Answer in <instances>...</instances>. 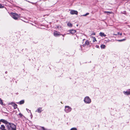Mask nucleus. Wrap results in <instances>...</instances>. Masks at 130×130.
Segmentation results:
<instances>
[{
	"label": "nucleus",
	"mask_w": 130,
	"mask_h": 130,
	"mask_svg": "<svg viewBox=\"0 0 130 130\" xmlns=\"http://www.w3.org/2000/svg\"><path fill=\"white\" fill-rule=\"evenodd\" d=\"M8 130H16V126L14 124L9 122L8 124L6 125Z\"/></svg>",
	"instance_id": "f257e3e1"
},
{
	"label": "nucleus",
	"mask_w": 130,
	"mask_h": 130,
	"mask_svg": "<svg viewBox=\"0 0 130 130\" xmlns=\"http://www.w3.org/2000/svg\"><path fill=\"white\" fill-rule=\"evenodd\" d=\"M12 17L15 20H17L18 18H20V16L18 14L12 12L11 13Z\"/></svg>",
	"instance_id": "f03ea898"
},
{
	"label": "nucleus",
	"mask_w": 130,
	"mask_h": 130,
	"mask_svg": "<svg viewBox=\"0 0 130 130\" xmlns=\"http://www.w3.org/2000/svg\"><path fill=\"white\" fill-rule=\"evenodd\" d=\"M84 101L85 103L88 104L90 103L91 102L90 99L88 96L85 98Z\"/></svg>",
	"instance_id": "7ed1b4c3"
},
{
	"label": "nucleus",
	"mask_w": 130,
	"mask_h": 130,
	"mask_svg": "<svg viewBox=\"0 0 130 130\" xmlns=\"http://www.w3.org/2000/svg\"><path fill=\"white\" fill-rule=\"evenodd\" d=\"M72 108L69 106H65V111L67 112H69L71 111Z\"/></svg>",
	"instance_id": "20e7f679"
},
{
	"label": "nucleus",
	"mask_w": 130,
	"mask_h": 130,
	"mask_svg": "<svg viewBox=\"0 0 130 130\" xmlns=\"http://www.w3.org/2000/svg\"><path fill=\"white\" fill-rule=\"evenodd\" d=\"M70 14L72 15H77L78 14V12L77 11L71 10H70Z\"/></svg>",
	"instance_id": "39448f33"
},
{
	"label": "nucleus",
	"mask_w": 130,
	"mask_h": 130,
	"mask_svg": "<svg viewBox=\"0 0 130 130\" xmlns=\"http://www.w3.org/2000/svg\"><path fill=\"white\" fill-rule=\"evenodd\" d=\"M9 105H11L13 107L14 109H15L17 108V105L15 103L13 102H11V103L8 104Z\"/></svg>",
	"instance_id": "423d86ee"
},
{
	"label": "nucleus",
	"mask_w": 130,
	"mask_h": 130,
	"mask_svg": "<svg viewBox=\"0 0 130 130\" xmlns=\"http://www.w3.org/2000/svg\"><path fill=\"white\" fill-rule=\"evenodd\" d=\"M61 35L62 34H60L59 32L57 31H55L54 32V35L55 37L59 36Z\"/></svg>",
	"instance_id": "0eeeda50"
},
{
	"label": "nucleus",
	"mask_w": 130,
	"mask_h": 130,
	"mask_svg": "<svg viewBox=\"0 0 130 130\" xmlns=\"http://www.w3.org/2000/svg\"><path fill=\"white\" fill-rule=\"evenodd\" d=\"M89 40H87L86 41L85 43L83 45V46L84 47L86 46H88L89 45Z\"/></svg>",
	"instance_id": "6e6552de"
},
{
	"label": "nucleus",
	"mask_w": 130,
	"mask_h": 130,
	"mask_svg": "<svg viewBox=\"0 0 130 130\" xmlns=\"http://www.w3.org/2000/svg\"><path fill=\"white\" fill-rule=\"evenodd\" d=\"M0 121H1V122L4 123V124H5L6 125H7L9 123L6 120L3 119H1Z\"/></svg>",
	"instance_id": "1a4fd4ad"
},
{
	"label": "nucleus",
	"mask_w": 130,
	"mask_h": 130,
	"mask_svg": "<svg viewBox=\"0 0 130 130\" xmlns=\"http://www.w3.org/2000/svg\"><path fill=\"white\" fill-rule=\"evenodd\" d=\"M69 31L72 34H74L76 32V30L74 29L70 30Z\"/></svg>",
	"instance_id": "9d476101"
},
{
	"label": "nucleus",
	"mask_w": 130,
	"mask_h": 130,
	"mask_svg": "<svg viewBox=\"0 0 130 130\" xmlns=\"http://www.w3.org/2000/svg\"><path fill=\"white\" fill-rule=\"evenodd\" d=\"M123 93L125 95H130V89H129L128 91H124Z\"/></svg>",
	"instance_id": "9b49d317"
},
{
	"label": "nucleus",
	"mask_w": 130,
	"mask_h": 130,
	"mask_svg": "<svg viewBox=\"0 0 130 130\" xmlns=\"http://www.w3.org/2000/svg\"><path fill=\"white\" fill-rule=\"evenodd\" d=\"M43 111L42 109V108L39 107L37 109V111H36V112L37 111L38 113H41Z\"/></svg>",
	"instance_id": "f8f14e48"
},
{
	"label": "nucleus",
	"mask_w": 130,
	"mask_h": 130,
	"mask_svg": "<svg viewBox=\"0 0 130 130\" xmlns=\"http://www.w3.org/2000/svg\"><path fill=\"white\" fill-rule=\"evenodd\" d=\"M0 129L1 130H6V129H5V126L3 125H1V127H0Z\"/></svg>",
	"instance_id": "ddd939ff"
},
{
	"label": "nucleus",
	"mask_w": 130,
	"mask_h": 130,
	"mask_svg": "<svg viewBox=\"0 0 130 130\" xmlns=\"http://www.w3.org/2000/svg\"><path fill=\"white\" fill-rule=\"evenodd\" d=\"M99 35L100 36L102 37L103 36L105 37L106 36V35L104 33L102 32H100L99 33Z\"/></svg>",
	"instance_id": "4468645a"
},
{
	"label": "nucleus",
	"mask_w": 130,
	"mask_h": 130,
	"mask_svg": "<svg viewBox=\"0 0 130 130\" xmlns=\"http://www.w3.org/2000/svg\"><path fill=\"white\" fill-rule=\"evenodd\" d=\"M24 103V100H23L20 101L19 102H18V103L20 105H21L23 104Z\"/></svg>",
	"instance_id": "2eb2a0df"
},
{
	"label": "nucleus",
	"mask_w": 130,
	"mask_h": 130,
	"mask_svg": "<svg viewBox=\"0 0 130 130\" xmlns=\"http://www.w3.org/2000/svg\"><path fill=\"white\" fill-rule=\"evenodd\" d=\"M67 24V25L69 27H72L73 26L72 24L69 22Z\"/></svg>",
	"instance_id": "dca6fc26"
},
{
	"label": "nucleus",
	"mask_w": 130,
	"mask_h": 130,
	"mask_svg": "<svg viewBox=\"0 0 130 130\" xmlns=\"http://www.w3.org/2000/svg\"><path fill=\"white\" fill-rule=\"evenodd\" d=\"M92 38H93V42H94L95 41H97L95 38L94 37H92Z\"/></svg>",
	"instance_id": "f3484780"
},
{
	"label": "nucleus",
	"mask_w": 130,
	"mask_h": 130,
	"mask_svg": "<svg viewBox=\"0 0 130 130\" xmlns=\"http://www.w3.org/2000/svg\"><path fill=\"white\" fill-rule=\"evenodd\" d=\"M106 47V46L104 44H102L101 45V48L102 49H104Z\"/></svg>",
	"instance_id": "a211bd4d"
},
{
	"label": "nucleus",
	"mask_w": 130,
	"mask_h": 130,
	"mask_svg": "<svg viewBox=\"0 0 130 130\" xmlns=\"http://www.w3.org/2000/svg\"><path fill=\"white\" fill-rule=\"evenodd\" d=\"M104 13H108L109 14H112L113 13V12L112 11H105L104 12Z\"/></svg>",
	"instance_id": "6ab92c4d"
},
{
	"label": "nucleus",
	"mask_w": 130,
	"mask_h": 130,
	"mask_svg": "<svg viewBox=\"0 0 130 130\" xmlns=\"http://www.w3.org/2000/svg\"><path fill=\"white\" fill-rule=\"evenodd\" d=\"M126 40V39H124L122 40H118L117 41L119 42H121L123 41H124Z\"/></svg>",
	"instance_id": "aec40b11"
},
{
	"label": "nucleus",
	"mask_w": 130,
	"mask_h": 130,
	"mask_svg": "<svg viewBox=\"0 0 130 130\" xmlns=\"http://www.w3.org/2000/svg\"><path fill=\"white\" fill-rule=\"evenodd\" d=\"M0 104L2 105H3V100H2L0 98Z\"/></svg>",
	"instance_id": "412c9836"
},
{
	"label": "nucleus",
	"mask_w": 130,
	"mask_h": 130,
	"mask_svg": "<svg viewBox=\"0 0 130 130\" xmlns=\"http://www.w3.org/2000/svg\"><path fill=\"white\" fill-rule=\"evenodd\" d=\"M4 6L2 4H0V8H4Z\"/></svg>",
	"instance_id": "4be33fe9"
},
{
	"label": "nucleus",
	"mask_w": 130,
	"mask_h": 130,
	"mask_svg": "<svg viewBox=\"0 0 130 130\" xmlns=\"http://www.w3.org/2000/svg\"><path fill=\"white\" fill-rule=\"evenodd\" d=\"M19 115L20 116V117H21V118L23 116V115L21 113H20L19 114Z\"/></svg>",
	"instance_id": "5701e85b"
},
{
	"label": "nucleus",
	"mask_w": 130,
	"mask_h": 130,
	"mask_svg": "<svg viewBox=\"0 0 130 130\" xmlns=\"http://www.w3.org/2000/svg\"><path fill=\"white\" fill-rule=\"evenodd\" d=\"M70 130H77V129L75 127H73L71 128Z\"/></svg>",
	"instance_id": "b1692460"
},
{
	"label": "nucleus",
	"mask_w": 130,
	"mask_h": 130,
	"mask_svg": "<svg viewBox=\"0 0 130 130\" xmlns=\"http://www.w3.org/2000/svg\"><path fill=\"white\" fill-rule=\"evenodd\" d=\"M89 13H87L86 14H84V15H83L82 16H86V15H89Z\"/></svg>",
	"instance_id": "393cba45"
},
{
	"label": "nucleus",
	"mask_w": 130,
	"mask_h": 130,
	"mask_svg": "<svg viewBox=\"0 0 130 130\" xmlns=\"http://www.w3.org/2000/svg\"><path fill=\"white\" fill-rule=\"evenodd\" d=\"M120 33H119V32H117V33L116 34H113V35H120Z\"/></svg>",
	"instance_id": "a878e982"
},
{
	"label": "nucleus",
	"mask_w": 130,
	"mask_h": 130,
	"mask_svg": "<svg viewBox=\"0 0 130 130\" xmlns=\"http://www.w3.org/2000/svg\"><path fill=\"white\" fill-rule=\"evenodd\" d=\"M122 13L124 14H126V11H123V12Z\"/></svg>",
	"instance_id": "bb28decb"
},
{
	"label": "nucleus",
	"mask_w": 130,
	"mask_h": 130,
	"mask_svg": "<svg viewBox=\"0 0 130 130\" xmlns=\"http://www.w3.org/2000/svg\"><path fill=\"white\" fill-rule=\"evenodd\" d=\"M42 129L43 130H45V128L43 127H41Z\"/></svg>",
	"instance_id": "cd10ccee"
},
{
	"label": "nucleus",
	"mask_w": 130,
	"mask_h": 130,
	"mask_svg": "<svg viewBox=\"0 0 130 130\" xmlns=\"http://www.w3.org/2000/svg\"><path fill=\"white\" fill-rule=\"evenodd\" d=\"M91 35H95V32H94V33H93Z\"/></svg>",
	"instance_id": "c85d7f7f"
},
{
	"label": "nucleus",
	"mask_w": 130,
	"mask_h": 130,
	"mask_svg": "<svg viewBox=\"0 0 130 130\" xmlns=\"http://www.w3.org/2000/svg\"><path fill=\"white\" fill-rule=\"evenodd\" d=\"M28 2H29V3H31V4H34V3H33L30 2H29V1H28Z\"/></svg>",
	"instance_id": "c756f323"
},
{
	"label": "nucleus",
	"mask_w": 130,
	"mask_h": 130,
	"mask_svg": "<svg viewBox=\"0 0 130 130\" xmlns=\"http://www.w3.org/2000/svg\"><path fill=\"white\" fill-rule=\"evenodd\" d=\"M66 35V34H64V35H61L63 37H64V36Z\"/></svg>",
	"instance_id": "7c9ffc66"
},
{
	"label": "nucleus",
	"mask_w": 130,
	"mask_h": 130,
	"mask_svg": "<svg viewBox=\"0 0 130 130\" xmlns=\"http://www.w3.org/2000/svg\"><path fill=\"white\" fill-rule=\"evenodd\" d=\"M96 47L98 48V47H99V46L98 45H96Z\"/></svg>",
	"instance_id": "2f4dec72"
},
{
	"label": "nucleus",
	"mask_w": 130,
	"mask_h": 130,
	"mask_svg": "<svg viewBox=\"0 0 130 130\" xmlns=\"http://www.w3.org/2000/svg\"><path fill=\"white\" fill-rule=\"evenodd\" d=\"M122 33H121L120 34V35L121 36L122 35Z\"/></svg>",
	"instance_id": "473e14b6"
}]
</instances>
